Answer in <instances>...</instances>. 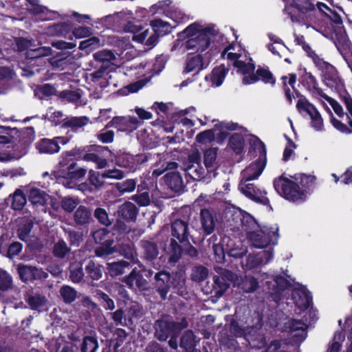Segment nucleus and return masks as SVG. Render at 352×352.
<instances>
[{
    "label": "nucleus",
    "mask_w": 352,
    "mask_h": 352,
    "mask_svg": "<svg viewBox=\"0 0 352 352\" xmlns=\"http://www.w3.org/2000/svg\"><path fill=\"white\" fill-rule=\"evenodd\" d=\"M18 272L21 280L24 282L32 281L36 279H45L47 274L42 269H38L30 265H19Z\"/></svg>",
    "instance_id": "nucleus-23"
},
{
    "label": "nucleus",
    "mask_w": 352,
    "mask_h": 352,
    "mask_svg": "<svg viewBox=\"0 0 352 352\" xmlns=\"http://www.w3.org/2000/svg\"><path fill=\"white\" fill-rule=\"evenodd\" d=\"M45 118L55 124H57L60 122L63 118V113L59 111L55 110L53 107H50L45 114Z\"/></svg>",
    "instance_id": "nucleus-64"
},
{
    "label": "nucleus",
    "mask_w": 352,
    "mask_h": 352,
    "mask_svg": "<svg viewBox=\"0 0 352 352\" xmlns=\"http://www.w3.org/2000/svg\"><path fill=\"white\" fill-rule=\"evenodd\" d=\"M89 119L86 116L72 117L65 122V125L72 128L73 130L76 131L78 129L87 125Z\"/></svg>",
    "instance_id": "nucleus-44"
},
{
    "label": "nucleus",
    "mask_w": 352,
    "mask_h": 352,
    "mask_svg": "<svg viewBox=\"0 0 352 352\" xmlns=\"http://www.w3.org/2000/svg\"><path fill=\"white\" fill-rule=\"evenodd\" d=\"M277 225L264 226L248 231V239L252 245L256 248H264L270 244H276L278 238Z\"/></svg>",
    "instance_id": "nucleus-5"
},
{
    "label": "nucleus",
    "mask_w": 352,
    "mask_h": 352,
    "mask_svg": "<svg viewBox=\"0 0 352 352\" xmlns=\"http://www.w3.org/2000/svg\"><path fill=\"white\" fill-rule=\"evenodd\" d=\"M94 58L97 61H99L103 64L108 63H113L116 60V54L112 51L109 50H100L94 54Z\"/></svg>",
    "instance_id": "nucleus-40"
},
{
    "label": "nucleus",
    "mask_w": 352,
    "mask_h": 352,
    "mask_svg": "<svg viewBox=\"0 0 352 352\" xmlns=\"http://www.w3.org/2000/svg\"><path fill=\"white\" fill-rule=\"evenodd\" d=\"M258 287L256 280L252 276H246L241 283V289L245 292H252Z\"/></svg>",
    "instance_id": "nucleus-56"
},
{
    "label": "nucleus",
    "mask_w": 352,
    "mask_h": 352,
    "mask_svg": "<svg viewBox=\"0 0 352 352\" xmlns=\"http://www.w3.org/2000/svg\"><path fill=\"white\" fill-rule=\"evenodd\" d=\"M217 148H209L204 152V163L206 168L213 170L217 166Z\"/></svg>",
    "instance_id": "nucleus-39"
},
{
    "label": "nucleus",
    "mask_w": 352,
    "mask_h": 352,
    "mask_svg": "<svg viewBox=\"0 0 352 352\" xmlns=\"http://www.w3.org/2000/svg\"><path fill=\"white\" fill-rule=\"evenodd\" d=\"M105 176L104 173L100 174L93 170L89 172V180L90 183L96 188H101L105 183Z\"/></svg>",
    "instance_id": "nucleus-47"
},
{
    "label": "nucleus",
    "mask_w": 352,
    "mask_h": 352,
    "mask_svg": "<svg viewBox=\"0 0 352 352\" xmlns=\"http://www.w3.org/2000/svg\"><path fill=\"white\" fill-rule=\"evenodd\" d=\"M124 282L132 289L145 290L147 288V281L135 270L125 278Z\"/></svg>",
    "instance_id": "nucleus-28"
},
{
    "label": "nucleus",
    "mask_w": 352,
    "mask_h": 352,
    "mask_svg": "<svg viewBox=\"0 0 352 352\" xmlns=\"http://www.w3.org/2000/svg\"><path fill=\"white\" fill-rule=\"evenodd\" d=\"M328 18L337 25L334 32L336 36L334 43L338 50L346 61V56L351 50V45L346 38L344 28L342 25V19L334 10L332 12H330V14L328 13Z\"/></svg>",
    "instance_id": "nucleus-9"
},
{
    "label": "nucleus",
    "mask_w": 352,
    "mask_h": 352,
    "mask_svg": "<svg viewBox=\"0 0 352 352\" xmlns=\"http://www.w3.org/2000/svg\"><path fill=\"white\" fill-rule=\"evenodd\" d=\"M227 74V69L224 65H220L213 69L209 76H206V80L208 81L212 86H220Z\"/></svg>",
    "instance_id": "nucleus-30"
},
{
    "label": "nucleus",
    "mask_w": 352,
    "mask_h": 352,
    "mask_svg": "<svg viewBox=\"0 0 352 352\" xmlns=\"http://www.w3.org/2000/svg\"><path fill=\"white\" fill-rule=\"evenodd\" d=\"M188 323L183 318L179 323H175L167 320H157L155 324V336L160 340H166L170 335H175L186 328Z\"/></svg>",
    "instance_id": "nucleus-11"
},
{
    "label": "nucleus",
    "mask_w": 352,
    "mask_h": 352,
    "mask_svg": "<svg viewBox=\"0 0 352 352\" xmlns=\"http://www.w3.org/2000/svg\"><path fill=\"white\" fill-rule=\"evenodd\" d=\"M70 30L71 25L69 24L63 23L52 25L50 27L49 32L53 35L65 36Z\"/></svg>",
    "instance_id": "nucleus-48"
},
{
    "label": "nucleus",
    "mask_w": 352,
    "mask_h": 352,
    "mask_svg": "<svg viewBox=\"0 0 352 352\" xmlns=\"http://www.w3.org/2000/svg\"><path fill=\"white\" fill-rule=\"evenodd\" d=\"M249 181L241 179L239 189L248 198L262 204L263 205L269 204V199L266 197V191L255 186L253 184L248 183Z\"/></svg>",
    "instance_id": "nucleus-14"
},
{
    "label": "nucleus",
    "mask_w": 352,
    "mask_h": 352,
    "mask_svg": "<svg viewBox=\"0 0 352 352\" xmlns=\"http://www.w3.org/2000/svg\"><path fill=\"white\" fill-rule=\"evenodd\" d=\"M165 182L169 188L175 191L180 190L184 186L182 176L177 171L168 173L165 176Z\"/></svg>",
    "instance_id": "nucleus-35"
},
{
    "label": "nucleus",
    "mask_w": 352,
    "mask_h": 352,
    "mask_svg": "<svg viewBox=\"0 0 352 352\" xmlns=\"http://www.w3.org/2000/svg\"><path fill=\"white\" fill-rule=\"evenodd\" d=\"M84 273L81 264H73L71 266L70 278L74 283H79L83 278Z\"/></svg>",
    "instance_id": "nucleus-57"
},
{
    "label": "nucleus",
    "mask_w": 352,
    "mask_h": 352,
    "mask_svg": "<svg viewBox=\"0 0 352 352\" xmlns=\"http://www.w3.org/2000/svg\"><path fill=\"white\" fill-rule=\"evenodd\" d=\"M27 10L36 21H47L54 19L56 13L39 3V0H25Z\"/></svg>",
    "instance_id": "nucleus-18"
},
{
    "label": "nucleus",
    "mask_w": 352,
    "mask_h": 352,
    "mask_svg": "<svg viewBox=\"0 0 352 352\" xmlns=\"http://www.w3.org/2000/svg\"><path fill=\"white\" fill-rule=\"evenodd\" d=\"M188 228L186 223L182 220H176L172 225L173 235L179 241L182 242L188 240Z\"/></svg>",
    "instance_id": "nucleus-31"
},
{
    "label": "nucleus",
    "mask_w": 352,
    "mask_h": 352,
    "mask_svg": "<svg viewBox=\"0 0 352 352\" xmlns=\"http://www.w3.org/2000/svg\"><path fill=\"white\" fill-rule=\"evenodd\" d=\"M265 166L264 158H259L256 162L250 164L241 173L242 178L246 181L255 179L262 173Z\"/></svg>",
    "instance_id": "nucleus-25"
},
{
    "label": "nucleus",
    "mask_w": 352,
    "mask_h": 352,
    "mask_svg": "<svg viewBox=\"0 0 352 352\" xmlns=\"http://www.w3.org/2000/svg\"><path fill=\"white\" fill-rule=\"evenodd\" d=\"M86 173L85 168L78 167L76 163H72L67 168V173L58 174V177L65 187L73 188L76 186V182L83 177Z\"/></svg>",
    "instance_id": "nucleus-15"
},
{
    "label": "nucleus",
    "mask_w": 352,
    "mask_h": 352,
    "mask_svg": "<svg viewBox=\"0 0 352 352\" xmlns=\"http://www.w3.org/2000/svg\"><path fill=\"white\" fill-rule=\"evenodd\" d=\"M118 214L123 219L133 220L138 214V209L133 203L125 202L119 207Z\"/></svg>",
    "instance_id": "nucleus-32"
},
{
    "label": "nucleus",
    "mask_w": 352,
    "mask_h": 352,
    "mask_svg": "<svg viewBox=\"0 0 352 352\" xmlns=\"http://www.w3.org/2000/svg\"><path fill=\"white\" fill-rule=\"evenodd\" d=\"M230 145L236 153H240L244 146L243 137L239 133L233 134L230 140Z\"/></svg>",
    "instance_id": "nucleus-49"
},
{
    "label": "nucleus",
    "mask_w": 352,
    "mask_h": 352,
    "mask_svg": "<svg viewBox=\"0 0 352 352\" xmlns=\"http://www.w3.org/2000/svg\"><path fill=\"white\" fill-rule=\"evenodd\" d=\"M124 31L132 32L133 34V40L143 44L148 49L153 48L157 43V36L155 31H151L148 28L142 29L132 22H129L126 25Z\"/></svg>",
    "instance_id": "nucleus-10"
},
{
    "label": "nucleus",
    "mask_w": 352,
    "mask_h": 352,
    "mask_svg": "<svg viewBox=\"0 0 352 352\" xmlns=\"http://www.w3.org/2000/svg\"><path fill=\"white\" fill-rule=\"evenodd\" d=\"M26 203V197L20 189H16L12 196L11 206L14 210H21Z\"/></svg>",
    "instance_id": "nucleus-43"
},
{
    "label": "nucleus",
    "mask_w": 352,
    "mask_h": 352,
    "mask_svg": "<svg viewBox=\"0 0 352 352\" xmlns=\"http://www.w3.org/2000/svg\"><path fill=\"white\" fill-rule=\"evenodd\" d=\"M309 55L312 58L316 66L321 70L323 81L327 86L335 89H338L342 87V80L333 65L324 61L314 52H311Z\"/></svg>",
    "instance_id": "nucleus-6"
},
{
    "label": "nucleus",
    "mask_w": 352,
    "mask_h": 352,
    "mask_svg": "<svg viewBox=\"0 0 352 352\" xmlns=\"http://www.w3.org/2000/svg\"><path fill=\"white\" fill-rule=\"evenodd\" d=\"M109 232L104 228L99 229L93 233L95 242L102 245L96 250V254L99 256L110 254L115 251L112 247L113 241L109 239Z\"/></svg>",
    "instance_id": "nucleus-17"
},
{
    "label": "nucleus",
    "mask_w": 352,
    "mask_h": 352,
    "mask_svg": "<svg viewBox=\"0 0 352 352\" xmlns=\"http://www.w3.org/2000/svg\"><path fill=\"white\" fill-rule=\"evenodd\" d=\"M69 139L66 137H56L52 140L43 139L36 144V148L41 153L52 154L60 150L59 144H66Z\"/></svg>",
    "instance_id": "nucleus-20"
},
{
    "label": "nucleus",
    "mask_w": 352,
    "mask_h": 352,
    "mask_svg": "<svg viewBox=\"0 0 352 352\" xmlns=\"http://www.w3.org/2000/svg\"><path fill=\"white\" fill-rule=\"evenodd\" d=\"M50 196L45 193L43 190H41L36 188H32L29 192V200L34 205H45Z\"/></svg>",
    "instance_id": "nucleus-34"
},
{
    "label": "nucleus",
    "mask_w": 352,
    "mask_h": 352,
    "mask_svg": "<svg viewBox=\"0 0 352 352\" xmlns=\"http://www.w3.org/2000/svg\"><path fill=\"white\" fill-rule=\"evenodd\" d=\"M237 126L230 122H218L212 129L199 133L196 136V141L200 144H206L212 142L215 138L218 141H223L231 131L236 130Z\"/></svg>",
    "instance_id": "nucleus-8"
},
{
    "label": "nucleus",
    "mask_w": 352,
    "mask_h": 352,
    "mask_svg": "<svg viewBox=\"0 0 352 352\" xmlns=\"http://www.w3.org/2000/svg\"><path fill=\"white\" fill-rule=\"evenodd\" d=\"M197 344L192 331H187L181 338L180 346L187 352H192Z\"/></svg>",
    "instance_id": "nucleus-37"
},
{
    "label": "nucleus",
    "mask_w": 352,
    "mask_h": 352,
    "mask_svg": "<svg viewBox=\"0 0 352 352\" xmlns=\"http://www.w3.org/2000/svg\"><path fill=\"white\" fill-rule=\"evenodd\" d=\"M287 4L295 6L300 12V15L298 17L292 16V20L305 25L307 28L311 26L313 21V16L311 13H305L312 11L314 5L311 0H283Z\"/></svg>",
    "instance_id": "nucleus-12"
},
{
    "label": "nucleus",
    "mask_w": 352,
    "mask_h": 352,
    "mask_svg": "<svg viewBox=\"0 0 352 352\" xmlns=\"http://www.w3.org/2000/svg\"><path fill=\"white\" fill-rule=\"evenodd\" d=\"M152 28L151 31H155L157 37L160 35H163L168 33L170 31V25L167 22H164L161 19H156L151 22Z\"/></svg>",
    "instance_id": "nucleus-42"
},
{
    "label": "nucleus",
    "mask_w": 352,
    "mask_h": 352,
    "mask_svg": "<svg viewBox=\"0 0 352 352\" xmlns=\"http://www.w3.org/2000/svg\"><path fill=\"white\" fill-rule=\"evenodd\" d=\"M74 220L78 225H85L91 220V212L85 206H80L74 214Z\"/></svg>",
    "instance_id": "nucleus-33"
},
{
    "label": "nucleus",
    "mask_w": 352,
    "mask_h": 352,
    "mask_svg": "<svg viewBox=\"0 0 352 352\" xmlns=\"http://www.w3.org/2000/svg\"><path fill=\"white\" fill-rule=\"evenodd\" d=\"M78 204L79 200L77 198L70 197H63L60 202L62 208L67 212H72Z\"/></svg>",
    "instance_id": "nucleus-52"
},
{
    "label": "nucleus",
    "mask_w": 352,
    "mask_h": 352,
    "mask_svg": "<svg viewBox=\"0 0 352 352\" xmlns=\"http://www.w3.org/2000/svg\"><path fill=\"white\" fill-rule=\"evenodd\" d=\"M60 294L63 300L66 303H71L75 300L77 296L76 291L67 285L62 287L60 289Z\"/></svg>",
    "instance_id": "nucleus-46"
},
{
    "label": "nucleus",
    "mask_w": 352,
    "mask_h": 352,
    "mask_svg": "<svg viewBox=\"0 0 352 352\" xmlns=\"http://www.w3.org/2000/svg\"><path fill=\"white\" fill-rule=\"evenodd\" d=\"M46 298L41 295H34L28 298V302L30 307L34 309H38L43 308L46 305Z\"/></svg>",
    "instance_id": "nucleus-51"
},
{
    "label": "nucleus",
    "mask_w": 352,
    "mask_h": 352,
    "mask_svg": "<svg viewBox=\"0 0 352 352\" xmlns=\"http://www.w3.org/2000/svg\"><path fill=\"white\" fill-rule=\"evenodd\" d=\"M12 277L6 271L0 270V290L6 291L12 287Z\"/></svg>",
    "instance_id": "nucleus-59"
},
{
    "label": "nucleus",
    "mask_w": 352,
    "mask_h": 352,
    "mask_svg": "<svg viewBox=\"0 0 352 352\" xmlns=\"http://www.w3.org/2000/svg\"><path fill=\"white\" fill-rule=\"evenodd\" d=\"M94 217L102 225L108 226L111 224V221L106 210L102 208H97L94 211Z\"/></svg>",
    "instance_id": "nucleus-53"
},
{
    "label": "nucleus",
    "mask_w": 352,
    "mask_h": 352,
    "mask_svg": "<svg viewBox=\"0 0 352 352\" xmlns=\"http://www.w3.org/2000/svg\"><path fill=\"white\" fill-rule=\"evenodd\" d=\"M118 47L120 48V53H117V54L122 59L129 60L135 55V52L128 40L122 39L119 41Z\"/></svg>",
    "instance_id": "nucleus-36"
},
{
    "label": "nucleus",
    "mask_w": 352,
    "mask_h": 352,
    "mask_svg": "<svg viewBox=\"0 0 352 352\" xmlns=\"http://www.w3.org/2000/svg\"><path fill=\"white\" fill-rule=\"evenodd\" d=\"M212 248L217 262H223L225 260V254L226 253V245H223V239L221 243L213 245Z\"/></svg>",
    "instance_id": "nucleus-58"
},
{
    "label": "nucleus",
    "mask_w": 352,
    "mask_h": 352,
    "mask_svg": "<svg viewBox=\"0 0 352 352\" xmlns=\"http://www.w3.org/2000/svg\"><path fill=\"white\" fill-rule=\"evenodd\" d=\"M296 107L300 113L304 115L305 113L309 115V117H313L314 114L318 111L316 108L311 104L305 98H300L296 104Z\"/></svg>",
    "instance_id": "nucleus-38"
},
{
    "label": "nucleus",
    "mask_w": 352,
    "mask_h": 352,
    "mask_svg": "<svg viewBox=\"0 0 352 352\" xmlns=\"http://www.w3.org/2000/svg\"><path fill=\"white\" fill-rule=\"evenodd\" d=\"M314 182V176L300 174L292 179L283 177L276 179L274 181V186L278 192L282 191L285 199L298 202L306 199Z\"/></svg>",
    "instance_id": "nucleus-3"
},
{
    "label": "nucleus",
    "mask_w": 352,
    "mask_h": 352,
    "mask_svg": "<svg viewBox=\"0 0 352 352\" xmlns=\"http://www.w3.org/2000/svg\"><path fill=\"white\" fill-rule=\"evenodd\" d=\"M184 170L195 180L204 179L205 170L200 164V156L197 151L191 153L184 164Z\"/></svg>",
    "instance_id": "nucleus-16"
},
{
    "label": "nucleus",
    "mask_w": 352,
    "mask_h": 352,
    "mask_svg": "<svg viewBox=\"0 0 352 352\" xmlns=\"http://www.w3.org/2000/svg\"><path fill=\"white\" fill-rule=\"evenodd\" d=\"M156 287L157 291L162 299H165L168 289L171 285L174 287L182 286L184 282V278L182 275H175L170 280V276L168 273L160 272L155 274Z\"/></svg>",
    "instance_id": "nucleus-13"
},
{
    "label": "nucleus",
    "mask_w": 352,
    "mask_h": 352,
    "mask_svg": "<svg viewBox=\"0 0 352 352\" xmlns=\"http://www.w3.org/2000/svg\"><path fill=\"white\" fill-rule=\"evenodd\" d=\"M292 300L300 311H306L303 316V322L292 320L287 322L286 330L294 338L296 342L303 341L306 336V329L309 324L315 320L316 311L309 309L311 303V296L305 288L294 289L292 294Z\"/></svg>",
    "instance_id": "nucleus-2"
},
{
    "label": "nucleus",
    "mask_w": 352,
    "mask_h": 352,
    "mask_svg": "<svg viewBox=\"0 0 352 352\" xmlns=\"http://www.w3.org/2000/svg\"><path fill=\"white\" fill-rule=\"evenodd\" d=\"M223 241V245H226V254L230 256L240 258L248 252L247 245L243 244V241L240 239H232L230 237L224 236Z\"/></svg>",
    "instance_id": "nucleus-21"
},
{
    "label": "nucleus",
    "mask_w": 352,
    "mask_h": 352,
    "mask_svg": "<svg viewBox=\"0 0 352 352\" xmlns=\"http://www.w3.org/2000/svg\"><path fill=\"white\" fill-rule=\"evenodd\" d=\"M201 229L206 235L211 234L215 227L214 219L212 213L208 210H202L200 213Z\"/></svg>",
    "instance_id": "nucleus-29"
},
{
    "label": "nucleus",
    "mask_w": 352,
    "mask_h": 352,
    "mask_svg": "<svg viewBox=\"0 0 352 352\" xmlns=\"http://www.w3.org/2000/svg\"><path fill=\"white\" fill-rule=\"evenodd\" d=\"M143 248L144 250V256L146 259L152 260L157 256L158 251L154 243L146 241L143 243Z\"/></svg>",
    "instance_id": "nucleus-55"
},
{
    "label": "nucleus",
    "mask_w": 352,
    "mask_h": 352,
    "mask_svg": "<svg viewBox=\"0 0 352 352\" xmlns=\"http://www.w3.org/2000/svg\"><path fill=\"white\" fill-rule=\"evenodd\" d=\"M109 78V72L104 69H99L91 73L89 76V78L91 81L101 87H105L107 85Z\"/></svg>",
    "instance_id": "nucleus-41"
},
{
    "label": "nucleus",
    "mask_w": 352,
    "mask_h": 352,
    "mask_svg": "<svg viewBox=\"0 0 352 352\" xmlns=\"http://www.w3.org/2000/svg\"><path fill=\"white\" fill-rule=\"evenodd\" d=\"M273 258V253L271 250L261 251L257 254H250L247 257L245 262L242 263V267L245 270H253L258 267L264 262L268 263Z\"/></svg>",
    "instance_id": "nucleus-22"
},
{
    "label": "nucleus",
    "mask_w": 352,
    "mask_h": 352,
    "mask_svg": "<svg viewBox=\"0 0 352 352\" xmlns=\"http://www.w3.org/2000/svg\"><path fill=\"white\" fill-rule=\"evenodd\" d=\"M242 225L245 228L247 232L260 228L253 217L249 214L243 215L242 219Z\"/></svg>",
    "instance_id": "nucleus-61"
},
{
    "label": "nucleus",
    "mask_w": 352,
    "mask_h": 352,
    "mask_svg": "<svg viewBox=\"0 0 352 352\" xmlns=\"http://www.w3.org/2000/svg\"><path fill=\"white\" fill-rule=\"evenodd\" d=\"M88 276L93 280H98L102 277V270L100 265L89 261L85 267Z\"/></svg>",
    "instance_id": "nucleus-45"
},
{
    "label": "nucleus",
    "mask_w": 352,
    "mask_h": 352,
    "mask_svg": "<svg viewBox=\"0 0 352 352\" xmlns=\"http://www.w3.org/2000/svg\"><path fill=\"white\" fill-rule=\"evenodd\" d=\"M344 340V335L342 332H336L331 344L329 352H340L341 344Z\"/></svg>",
    "instance_id": "nucleus-62"
},
{
    "label": "nucleus",
    "mask_w": 352,
    "mask_h": 352,
    "mask_svg": "<svg viewBox=\"0 0 352 352\" xmlns=\"http://www.w3.org/2000/svg\"><path fill=\"white\" fill-rule=\"evenodd\" d=\"M98 349L97 340L93 337H85L82 346V352H96Z\"/></svg>",
    "instance_id": "nucleus-54"
},
{
    "label": "nucleus",
    "mask_w": 352,
    "mask_h": 352,
    "mask_svg": "<svg viewBox=\"0 0 352 352\" xmlns=\"http://www.w3.org/2000/svg\"><path fill=\"white\" fill-rule=\"evenodd\" d=\"M302 85L316 97L324 99L331 106L334 112L340 118L343 117L344 113L341 104L332 98L326 95L318 87L316 78L310 73L305 74L302 77Z\"/></svg>",
    "instance_id": "nucleus-7"
},
{
    "label": "nucleus",
    "mask_w": 352,
    "mask_h": 352,
    "mask_svg": "<svg viewBox=\"0 0 352 352\" xmlns=\"http://www.w3.org/2000/svg\"><path fill=\"white\" fill-rule=\"evenodd\" d=\"M206 56L207 53H204V54H197L189 55L186 60L184 72L186 73L191 72H197L206 67L208 65Z\"/></svg>",
    "instance_id": "nucleus-24"
},
{
    "label": "nucleus",
    "mask_w": 352,
    "mask_h": 352,
    "mask_svg": "<svg viewBox=\"0 0 352 352\" xmlns=\"http://www.w3.org/2000/svg\"><path fill=\"white\" fill-rule=\"evenodd\" d=\"M138 120L132 116L114 117L107 125V127H115L119 131L131 133L138 128Z\"/></svg>",
    "instance_id": "nucleus-19"
},
{
    "label": "nucleus",
    "mask_w": 352,
    "mask_h": 352,
    "mask_svg": "<svg viewBox=\"0 0 352 352\" xmlns=\"http://www.w3.org/2000/svg\"><path fill=\"white\" fill-rule=\"evenodd\" d=\"M222 57L227 59L234 66L236 72L243 76L242 81L250 85L261 80L266 83H274L272 74L265 69H258L254 72L255 67L248 54L243 50L235 52L233 45L228 46L222 53Z\"/></svg>",
    "instance_id": "nucleus-1"
},
{
    "label": "nucleus",
    "mask_w": 352,
    "mask_h": 352,
    "mask_svg": "<svg viewBox=\"0 0 352 352\" xmlns=\"http://www.w3.org/2000/svg\"><path fill=\"white\" fill-rule=\"evenodd\" d=\"M215 37V31L210 29H202L197 23L188 25L183 32L178 34V40L184 41L185 49L192 53L204 54L211 45ZM179 45V41L175 44L176 49Z\"/></svg>",
    "instance_id": "nucleus-4"
},
{
    "label": "nucleus",
    "mask_w": 352,
    "mask_h": 352,
    "mask_svg": "<svg viewBox=\"0 0 352 352\" xmlns=\"http://www.w3.org/2000/svg\"><path fill=\"white\" fill-rule=\"evenodd\" d=\"M136 182L134 179H126V181L116 184V188L122 193L131 192L135 188Z\"/></svg>",
    "instance_id": "nucleus-60"
},
{
    "label": "nucleus",
    "mask_w": 352,
    "mask_h": 352,
    "mask_svg": "<svg viewBox=\"0 0 352 352\" xmlns=\"http://www.w3.org/2000/svg\"><path fill=\"white\" fill-rule=\"evenodd\" d=\"M146 160V157L142 154L136 155L123 154L118 158L117 163L120 166L132 170L135 169L139 164L144 163Z\"/></svg>",
    "instance_id": "nucleus-26"
},
{
    "label": "nucleus",
    "mask_w": 352,
    "mask_h": 352,
    "mask_svg": "<svg viewBox=\"0 0 352 352\" xmlns=\"http://www.w3.org/2000/svg\"><path fill=\"white\" fill-rule=\"evenodd\" d=\"M234 274L229 271H225L223 276L214 277V289L216 294L221 296L230 287V282L234 280Z\"/></svg>",
    "instance_id": "nucleus-27"
},
{
    "label": "nucleus",
    "mask_w": 352,
    "mask_h": 352,
    "mask_svg": "<svg viewBox=\"0 0 352 352\" xmlns=\"http://www.w3.org/2000/svg\"><path fill=\"white\" fill-rule=\"evenodd\" d=\"M83 160L87 162H94L96 164L98 168H104L107 166V161L106 159L100 158L96 153H87L83 156Z\"/></svg>",
    "instance_id": "nucleus-50"
},
{
    "label": "nucleus",
    "mask_w": 352,
    "mask_h": 352,
    "mask_svg": "<svg viewBox=\"0 0 352 352\" xmlns=\"http://www.w3.org/2000/svg\"><path fill=\"white\" fill-rule=\"evenodd\" d=\"M69 252V248L64 241H59L54 247V253L55 256L63 258Z\"/></svg>",
    "instance_id": "nucleus-63"
}]
</instances>
